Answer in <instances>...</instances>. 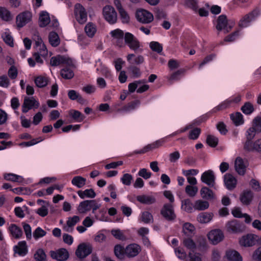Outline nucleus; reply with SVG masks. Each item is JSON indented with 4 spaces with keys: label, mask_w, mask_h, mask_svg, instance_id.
<instances>
[{
    "label": "nucleus",
    "mask_w": 261,
    "mask_h": 261,
    "mask_svg": "<svg viewBox=\"0 0 261 261\" xmlns=\"http://www.w3.org/2000/svg\"><path fill=\"white\" fill-rule=\"evenodd\" d=\"M226 228L228 232L238 233L243 232L245 230V226L238 220L233 219L227 223Z\"/></svg>",
    "instance_id": "obj_1"
},
{
    "label": "nucleus",
    "mask_w": 261,
    "mask_h": 261,
    "mask_svg": "<svg viewBox=\"0 0 261 261\" xmlns=\"http://www.w3.org/2000/svg\"><path fill=\"white\" fill-rule=\"evenodd\" d=\"M136 17L138 21L143 23H149L153 20V14L143 9L137 10Z\"/></svg>",
    "instance_id": "obj_2"
},
{
    "label": "nucleus",
    "mask_w": 261,
    "mask_h": 261,
    "mask_svg": "<svg viewBox=\"0 0 261 261\" xmlns=\"http://www.w3.org/2000/svg\"><path fill=\"white\" fill-rule=\"evenodd\" d=\"M92 252V246L90 244L85 243L79 245L75 251L76 255L81 259H83L90 254Z\"/></svg>",
    "instance_id": "obj_3"
},
{
    "label": "nucleus",
    "mask_w": 261,
    "mask_h": 261,
    "mask_svg": "<svg viewBox=\"0 0 261 261\" xmlns=\"http://www.w3.org/2000/svg\"><path fill=\"white\" fill-rule=\"evenodd\" d=\"M232 27V25H228V20L225 15H221L218 17L216 26L218 31L224 30V33L226 34L230 31Z\"/></svg>",
    "instance_id": "obj_4"
},
{
    "label": "nucleus",
    "mask_w": 261,
    "mask_h": 261,
    "mask_svg": "<svg viewBox=\"0 0 261 261\" xmlns=\"http://www.w3.org/2000/svg\"><path fill=\"white\" fill-rule=\"evenodd\" d=\"M103 14L105 19L111 24L117 21V15L114 8L110 6H106L103 8Z\"/></svg>",
    "instance_id": "obj_5"
},
{
    "label": "nucleus",
    "mask_w": 261,
    "mask_h": 261,
    "mask_svg": "<svg viewBox=\"0 0 261 261\" xmlns=\"http://www.w3.org/2000/svg\"><path fill=\"white\" fill-rule=\"evenodd\" d=\"M161 214L168 221H173L176 218L173 206L171 204H165L161 210Z\"/></svg>",
    "instance_id": "obj_6"
},
{
    "label": "nucleus",
    "mask_w": 261,
    "mask_h": 261,
    "mask_svg": "<svg viewBox=\"0 0 261 261\" xmlns=\"http://www.w3.org/2000/svg\"><path fill=\"white\" fill-rule=\"evenodd\" d=\"M50 63L53 66H57L62 64L69 66L73 65L72 61L70 58L61 55H58L51 58Z\"/></svg>",
    "instance_id": "obj_7"
},
{
    "label": "nucleus",
    "mask_w": 261,
    "mask_h": 261,
    "mask_svg": "<svg viewBox=\"0 0 261 261\" xmlns=\"http://www.w3.org/2000/svg\"><path fill=\"white\" fill-rule=\"evenodd\" d=\"M74 13L77 21L81 24L84 23L87 20V13L85 8L80 4H76L74 7Z\"/></svg>",
    "instance_id": "obj_8"
},
{
    "label": "nucleus",
    "mask_w": 261,
    "mask_h": 261,
    "mask_svg": "<svg viewBox=\"0 0 261 261\" xmlns=\"http://www.w3.org/2000/svg\"><path fill=\"white\" fill-rule=\"evenodd\" d=\"M125 43L129 47L136 51L140 47V42L135 36L130 33H126L124 35Z\"/></svg>",
    "instance_id": "obj_9"
},
{
    "label": "nucleus",
    "mask_w": 261,
    "mask_h": 261,
    "mask_svg": "<svg viewBox=\"0 0 261 261\" xmlns=\"http://www.w3.org/2000/svg\"><path fill=\"white\" fill-rule=\"evenodd\" d=\"M50 256L52 258L58 261H64L69 257V253L65 248H60L56 251H50Z\"/></svg>",
    "instance_id": "obj_10"
},
{
    "label": "nucleus",
    "mask_w": 261,
    "mask_h": 261,
    "mask_svg": "<svg viewBox=\"0 0 261 261\" xmlns=\"http://www.w3.org/2000/svg\"><path fill=\"white\" fill-rule=\"evenodd\" d=\"M207 237L209 240L214 245L217 244L224 239L223 233L220 229H214L208 233Z\"/></svg>",
    "instance_id": "obj_11"
},
{
    "label": "nucleus",
    "mask_w": 261,
    "mask_h": 261,
    "mask_svg": "<svg viewBox=\"0 0 261 261\" xmlns=\"http://www.w3.org/2000/svg\"><path fill=\"white\" fill-rule=\"evenodd\" d=\"M201 180L210 187H214L215 185V176L213 171L211 170L203 173Z\"/></svg>",
    "instance_id": "obj_12"
},
{
    "label": "nucleus",
    "mask_w": 261,
    "mask_h": 261,
    "mask_svg": "<svg viewBox=\"0 0 261 261\" xmlns=\"http://www.w3.org/2000/svg\"><path fill=\"white\" fill-rule=\"evenodd\" d=\"M31 18L32 14L29 11H25L19 14L16 18L17 27L22 28L31 20Z\"/></svg>",
    "instance_id": "obj_13"
},
{
    "label": "nucleus",
    "mask_w": 261,
    "mask_h": 261,
    "mask_svg": "<svg viewBox=\"0 0 261 261\" xmlns=\"http://www.w3.org/2000/svg\"><path fill=\"white\" fill-rule=\"evenodd\" d=\"M141 251V247L135 243L130 244L125 248V255L129 257L136 256Z\"/></svg>",
    "instance_id": "obj_14"
},
{
    "label": "nucleus",
    "mask_w": 261,
    "mask_h": 261,
    "mask_svg": "<svg viewBox=\"0 0 261 261\" xmlns=\"http://www.w3.org/2000/svg\"><path fill=\"white\" fill-rule=\"evenodd\" d=\"M244 149L248 151L261 152V139H257L254 142H245Z\"/></svg>",
    "instance_id": "obj_15"
},
{
    "label": "nucleus",
    "mask_w": 261,
    "mask_h": 261,
    "mask_svg": "<svg viewBox=\"0 0 261 261\" xmlns=\"http://www.w3.org/2000/svg\"><path fill=\"white\" fill-rule=\"evenodd\" d=\"M255 235L252 234L244 236L240 240V244L245 247L252 246L255 244Z\"/></svg>",
    "instance_id": "obj_16"
},
{
    "label": "nucleus",
    "mask_w": 261,
    "mask_h": 261,
    "mask_svg": "<svg viewBox=\"0 0 261 261\" xmlns=\"http://www.w3.org/2000/svg\"><path fill=\"white\" fill-rule=\"evenodd\" d=\"M94 200H87L80 203L77 210L80 214H86L91 210V204Z\"/></svg>",
    "instance_id": "obj_17"
},
{
    "label": "nucleus",
    "mask_w": 261,
    "mask_h": 261,
    "mask_svg": "<svg viewBox=\"0 0 261 261\" xmlns=\"http://www.w3.org/2000/svg\"><path fill=\"white\" fill-rule=\"evenodd\" d=\"M224 180L226 188L229 190L233 189L237 184V179L231 174L227 173L224 175Z\"/></svg>",
    "instance_id": "obj_18"
},
{
    "label": "nucleus",
    "mask_w": 261,
    "mask_h": 261,
    "mask_svg": "<svg viewBox=\"0 0 261 261\" xmlns=\"http://www.w3.org/2000/svg\"><path fill=\"white\" fill-rule=\"evenodd\" d=\"M234 168L237 173L241 175H243L246 172V166L243 159L240 157H237L234 162Z\"/></svg>",
    "instance_id": "obj_19"
},
{
    "label": "nucleus",
    "mask_w": 261,
    "mask_h": 261,
    "mask_svg": "<svg viewBox=\"0 0 261 261\" xmlns=\"http://www.w3.org/2000/svg\"><path fill=\"white\" fill-rule=\"evenodd\" d=\"M226 257L229 261H242L240 254L234 250H228L226 252Z\"/></svg>",
    "instance_id": "obj_20"
},
{
    "label": "nucleus",
    "mask_w": 261,
    "mask_h": 261,
    "mask_svg": "<svg viewBox=\"0 0 261 261\" xmlns=\"http://www.w3.org/2000/svg\"><path fill=\"white\" fill-rule=\"evenodd\" d=\"M253 197V193L251 191H245L241 195L240 199L243 204L249 205L251 202Z\"/></svg>",
    "instance_id": "obj_21"
},
{
    "label": "nucleus",
    "mask_w": 261,
    "mask_h": 261,
    "mask_svg": "<svg viewBox=\"0 0 261 261\" xmlns=\"http://www.w3.org/2000/svg\"><path fill=\"white\" fill-rule=\"evenodd\" d=\"M39 102L36 101L33 97L31 98L26 97L24 98L22 108L31 109L33 107L37 108L39 107Z\"/></svg>",
    "instance_id": "obj_22"
},
{
    "label": "nucleus",
    "mask_w": 261,
    "mask_h": 261,
    "mask_svg": "<svg viewBox=\"0 0 261 261\" xmlns=\"http://www.w3.org/2000/svg\"><path fill=\"white\" fill-rule=\"evenodd\" d=\"M201 197L205 199L209 200L215 198V194L213 191L208 187H203L200 190Z\"/></svg>",
    "instance_id": "obj_23"
},
{
    "label": "nucleus",
    "mask_w": 261,
    "mask_h": 261,
    "mask_svg": "<svg viewBox=\"0 0 261 261\" xmlns=\"http://www.w3.org/2000/svg\"><path fill=\"white\" fill-rule=\"evenodd\" d=\"M80 221V217L77 216H74L73 217L68 218L66 223L67 226H64V229L68 232H71L72 228L71 227L74 226Z\"/></svg>",
    "instance_id": "obj_24"
},
{
    "label": "nucleus",
    "mask_w": 261,
    "mask_h": 261,
    "mask_svg": "<svg viewBox=\"0 0 261 261\" xmlns=\"http://www.w3.org/2000/svg\"><path fill=\"white\" fill-rule=\"evenodd\" d=\"M137 200L140 202L145 204H151L155 202V199L154 197L145 195L138 196Z\"/></svg>",
    "instance_id": "obj_25"
},
{
    "label": "nucleus",
    "mask_w": 261,
    "mask_h": 261,
    "mask_svg": "<svg viewBox=\"0 0 261 261\" xmlns=\"http://www.w3.org/2000/svg\"><path fill=\"white\" fill-rule=\"evenodd\" d=\"M14 251L20 255H24L28 252L27 246L25 241L20 242L17 246L14 247Z\"/></svg>",
    "instance_id": "obj_26"
},
{
    "label": "nucleus",
    "mask_w": 261,
    "mask_h": 261,
    "mask_svg": "<svg viewBox=\"0 0 261 261\" xmlns=\"http://www.w3.org/2000/svg\"><path fill=\"white\" fill-rule=\"evenodd\" d=\"M112 36L117 40V44H122L123 39L124 38L123 32L120 29H116L111 32Z\"/></svg>",
    "instance_id": "obj_27"
},
{
    "label": "nucleus",
    "mask_w": 261,
    "mask_h": 261,
    "mask_svg": "<svg viewBox=\"0 0 261 261\" xmlns=\"http://www.w3.org/2000/svg\"><path fill=\"white\" fill-rule=\"evenodd\" d=\"M48 40L50 44L54 47L58 46L60 42L59 37L55 32H51L49 34Z\"/></svg>",
    "instance_id": "obj_28"
},
{
    "label": "nucleus",
    "mask_w": 261,
    "mask_h": 261,
    "mask_svg": "<svg viewBox=\"0 0 261 261\" xmlns=\"http://www.w3.org/2000/svg\"><path fill=\"white\" fill-rule=\"evenodd\" d=\"M50 22L49 14L46 12H42L39 16V26L44 27Z\"/></svg>",
    "instance_id": "obj_29"
},
{
    "label": "nucleus",
    "mask_w": 261,
    "mask_h": 261,
    "mask_svg": "<svg viewBox=\"0 0 261 261\" xmlns=\"http://www.w3.org/2000/svg\"><path fill=\"white\" fill-rule=\"evenodd\" d=\"M114 253L116 256L121 259H124L125 255V248H124L121 245H116L114 247Z\"/></svg>",
    "instance_id": "obj_30"
},
{
    "label": "nucleus",
    "mask_w": 261,
    "mask_h": 261,
    "mask_svg": "<svg viewBox=\"0 0 261 261\" xmlns=\"http://www.w3.org/2000/svg\"><path fill=\"white\" fill-rule=\"evenodd\" d=\"M182 228L183 232L188 237H191L194 233L195 230L194 226L190 223H185Z\"/></svg>",
    "instance_id": "obj_31"
},
{
    "label": "nucleus",
    "mask_w": 261,
    "mask_h": 261,
    "mask_svg": "<svg viewBox=\"0 0 261 261\" xmlns=\"http://www.w3.org/2000/svg\"><path fill=\"white\" fill-rule=\"evenodd\" d=\"M213 216V213H201L197 217V220L201 223H206L212 220Z\"/></svg>",
    "instance_id": "obj_32"
},
{
    "label": "nucleus",
    "mask_w": 261,
    "mask_h": 261,
    "mask_svg": "<svg viewBox=\"0 0 261 261\" xmlns=\"http://www.w3.org/2000/svg\"><path fill=\"white\" fill-rule=\"evenodd\" d=\"M77 194L82 199H84L85 197L93 198L96 196V193L92 189H87L84 191H79Z\"/></svg>",
    "instance_id": "obj_33"
},
{
    "label": "nucleus",
    "mask_w": 261,
    "mask_h": 261,
    "mask_svg": "<svg viewBox=\"0 0 261 261\" xmlns=\"http://www.w3.org/2000/svg\"><path fill=\"white\" fill-rule=\"evenodd\" d=\"M182 243L184 246L193 252L197 248L196 244L190 238H184Z\"/></svg>",
    "instance_id": "obj_34"
},
{
    "label": "nucleus",
    "mask_w": 261,
    "mask_h": 261,
    "mask_svg": "<svg viewBox=\"0 0 261 261\" xmlns=\"http://www.w3.org/2000/svg\"><path fill=\"white\" fill-rule=\"evenodd\" d=\"M230 118L236 125H239L244 123L243 115L240 112H236L230 115Z\"/></svg>",
    "instance_id": "obj_35"
},
{
    "label": "nucleus",
    "mask_w": 261,
    "mask_h": 261,
    "mask_svg": "<svg viewBox=\"0 0 261 261\" xmlns=\"http://www.w3.org/2000/svg\"><path fill=\"white\" fill-rule=\"evenodd\" d=\"M209 206V203L206 201L201 200H196L193 207L199 211H203L207 209Z\"/></svg>",
    "instance_id": "obj_36"
},
{
    "label": "nucleus",
    "mask_w": 261,
    "mask_h": 261,
    "mask_svg": "<svg viewBox=\"0 0 261 261\" xmlns=\"http://www.w3.org/2000/svg\"><path fill=\"white\" fill-rule=\"evenodd\" d=\"M34 82L36 86L39 88L45 87L48 84L47 78L41 75L36 77Z\"/></svg>",
    "instance_id": "obj_37"
},
{
    "label": "nucleus",
    "mask_w": 261,
    "mask_h": 261,
    "mask_svg": "<svg viewBox=\"0 0 261 261\" xmlns=\"http://www.w3.org/2000/svg\"><path fill=\"white\" fill-rule=\"evenodd\" d=\"M10 231L12 235L15 238H19L22 234L21 228L15 224H12L10 227Z\"/></svg>",
    "instance_id": "obj_38"
},
{
    "label": "nucleus",
    "mask_w": 261,
    "mask_h": 261,
    "mask_svg": "<svg viewBox=\"0 0 261 261\" xmlns=\"http://www.w3.org/2000/svg\"><path fill=\"white\" fill-rule=\"evenodd\" d=\"M135 57V55L133 54H128L127 56V61L131 64H134L137 65H139L140 64H142L144 61V57L141 56L139 55L136 57L134 59V62H132V59Z\"/></svg>",
    "instance_id": "obj_39"
},
{
    "label": "nucleus",
    "mask_w": 261,
    "mask_h": 261,
    "mask_svg": "<svg viewBox=\"0 0 261 261\" xmlns=\"http://www.w3.org/2000/svg\"><path fill=\"white\" fill-rule=\"evenodd\" d=\"M86 180V178L80 176H77L73 178L71 183L79 188H81L85 185Z\"/></svg>",
    "instance_id": "obj_40"
},
{
    "label": "nucleus",
    "mask_w": 261,
    "mask_h": 261,
    "mask_svg": "<svg viewBox=\"0 0 261 261\" xmlns=\"http://www.w3.org/2000/svg\"><path fill=\"white\" fill-rule=\"evenodd\" d=\"M0 17L5 21H9L12 19L10 12L4 7H0Z\"/></svg>",
    "instance_id": "obj_41"
},
{
    "label": "nucleus",
    "mask_w": 261,
    "mask_h": 261,
    "mask_svg": "<svg viewBox=\"0 0 261 261\" xmlns=\"http://www.w3.org/2000/svg\"><path fill=\"white\" fill-rule=\"evenodd\" d=\"M60 74L63 78L66 80L71 79L74 76L73 71L67 67L61 69Z\"/></svg>",
    "instance_id": "obj_42"
},
{
    "label": "nucleus",
    "mask_w": 261,
    "mask_h": 261,
    "mask_svg": "<svg viewBox=\"0 0 261 261\" xmlns=\"http://www.w3.org/2000/svg\"><path fill=\"white\" fill-rule=\"evenodd\" d=\"M35 261H46V255L42 249H38L34 255Z\"/></svg>",
    "instance_id": "obj_43"
},
{
    "label": "nucleus",
    "mask_w": 261,
    "mask_h": 261,
    "mask_svg": "<svg viewBox=\"0 0 261 261\" xmlns=\"http://www.w3.org/2000/svg\"><path fill=\"white\" fill-rule=\"evenodd\" d=\"M193 206L189 199H186L182 201L181 208L187 212L191 213Z\"/></svg>",
    "instance_id": "obj_44"
},
{
    "label": "nucleus",
    "mask_w": 261,
    "mask_h": 261,
    "mask_svg": "<svg viewBox=\"0 0 261 261\" xmlns=\"http://www.w3.org/2000/svg\"><path fill=\"white\" fill-rule=\"evenodd\" d=\"M197 248L200 251H203L207 248V242L205 238L202 237H199L197 240Z\"/></svg>",
    "instance_id": "obj_45"
},
{
    "label": "nucleus",
    "mask_w": 261,
    "mask_h": 261,
    "mask_svg": "<svg viewBox=\"0 0 261 261\" xmlns=\"http://www.w3.org/2000/svg\"><path fill=\"white\" fill-rule=\"evenodd\" d=\"M241 110L244 114L249 115L254 111V108L250 102H247L242 107Z\"/></svg>",
    "instance_id": "obj_46"
},
{
    "label": "nucleus",
    "mask_w": 261,
    "mask_h": 261,
    "mask_svg": "<svg viewBox=\"0 0 261 261\" xmlns=\"http://www.w3.org/2000/svg\"><path fill=\"white\" fill-rule=\"evenodd\" d=\"M111 234L116 239L119 240L124 241L126 239V237L123 232L119 229H112L111 231Z\"/></svg>",
    "instance_id": "obj_47"
},
{
    "label": "nucleus",
    "mask_w": 261,
    "mask_h": 261,
    "mask_svg": "<svg viewBox=\"0 0 261 261\" xmlns=\"http://www.w3.org/2000/svg\"><path fill=\"white\" fill-rule=\"evenodd\" d=\"M85 31L89 37H92L96 32V29L93 23H89L86 25Z\"/></svg>",
    "instance_id": "obj_48"
},
{
    "label": "nucleus",
    "mask_w": 261,
    "mask_h": 261,
    "mask_svg": "<svg viewBox=\"0 0 261 261\" xmlns=\"http://www.w3.org/2000/svg\"><path fill=\"white\" fill-rule=\"evenodd\" d=\"M257 133L256 129H255V127H250L247 131V137H246V141L245 142H249V143L252 142V140L254 138L255 136L256 133Z\"/></svg>",
    "instance_id": "obj_49"
},
{
    "label": "nucleus",
    "mask_w": 261,
    "mask_h": 261,
    "mask_svg": "<svg viewBox=\"0 0 261 261\" xmlns=\"http://www.w3.org/2000/svg\"><path fill=\"white\" fill-rule=\"evenodd\" d=\"M154 12L155 17L157 19L160 20L167 18V14L163 9L156 8L154 9Z\"/></svg>",
    "instance_id": "obj_50"
},
{
    "label": "nucleus",
    "mask_w": 261,
    "mask_h": 261,
    "mask_svg": "<svg viewBox=\"0 0 261 261\" xmlns=\"http://www.w3.org/2000/svg\"><path fill=\"white\" fill-rule=\"evenodd\" d=\"M206 143L212 147H215L218 145V139L212 135H207Z\"/></svg>",
    "instance_id": "obj_51"
},
{
    "label": "nucleus",
    "mask_w": 261,
    "mask_h": 261,
    "mask_svg": "<svg viewBox=\"0 0 261 261\" xmlns=\"http://www.w3.org/2000/svg\"><path fill=\"white\" fill-rule=\"evenodd\" d=\"M186 193L190 197H194L198 192V188L196 186L188 185L185 189Z\"/></svg>",
    "instance_id": "obj_52"
},
{
    "label": "nucleus",
    "mask_w": 261,
    "mask_h": 261,
    "mask_svg": "<svg viewBox=\"0 0 261 261\" xmlns=\"http://www.w3.org/2000/svg\"><path fill=\"white\" fill-rule=\"evenodd\" d=\"M70 115L72 118L79 121H82L85 118V116L80 112L76 110H72L70 112Z\"/></svg>",
    "instance_id": "obj_53"
},
{
    "label": "nucleus",
    "mask_w": 261,
    "mask_h": 261,
    "mask_svg": "<svg viewBox=\"0 0 261 261\" xmlns=\"http://www.w3.org/2000/svg\"><path fill=\"white\" fill-rule=\"evenodd\" d=\"M152 215L150 213L145 211L142 213L141 216V220L145 223H149L152 221Z\"/></svg>",
    "instance_id": "obj_54"
},
{
    "label": "nucleus",
    "mask_w": 261,
    "mask_h": 261,
    "mask_svg": "<svg viewBox=\"0 0 261 261\" xmlns=\"http://www.w3.org/2000/svg\"><path fill=\"white\" fill-rule=\"evenodd\" d=\"M252 19L250 15L247 14L240 21L239 25L241 28L246 27Z\"/></svg>",
    "instance_id": "obj_55"
},
{
    "label": "nucleus",
    "mask_w": 261,
    "mask_h": 261,
    "mask_svg": "<svg viewBox=\"0 0 261 261\" xmlns=\"http://www.w3.org/2000/svg\"><path fill=\"white\" fill-rule=\"evenodd\" d=\"M200 132V128L196 127L190 132L189 138L192 140H195L198 138Z\"/></svg>",
    "instance_id": "obj_56"
},
{
    "label": "nucleus",
    "mask_w": 261,
    "mask_h": 261,
    "mask_svg": "<svg viewBox=\"0 0 261 261\" xmlns=\"http://www.w3.org/2000/svg\"><path fill=\"white\" fill-rule=\"evenodd\" d=\"M150 47L152 50L158 53H161L163 49L162 46L158 42H151Z\"/></svg>",
    "instance_id": "obj_57"
},
{
    "label": "nucleus",
    "mask_w": 261,
    "mask_h": 261,
    "mask_svg": "<svg viewBox=\"0 0 261 261\" xmlns=\"http://www.w3.org/2000/svg\"><path fill=\"white\" fill-rule=\"evenodd\" d=\"M252 127H255L257 133L261 132V117L257 116L254 119Z\"/></svg>",
    "instance_id": "obj_58"
},
{
    "label": "nucleus",
    "mask_w": 261,
    "mask_h": 261,
    "mask_svg": "<svg viewBox=\"0 0 261 261\" xmlns=\"http://www.w3.org/2000/svg\"><path fill=\"white\" fill-rule=\"evenodd\" d=\"M46 232L43 230L41 228L38 227L33 232V237L35 239L43 237L45 236Z\"/></svg>",
    "instance_id": "obj_59"
},
{
    "label": "nucleus",
    "mask_w": 261,
    "mask_h": 261,
    "mask_svg": "<svg viewBox=\"0 0 261 261\" xmlns=\"http://www.w3.org/2000/svg\"><path fill=\"white\" fill-rule=\"evenodd\" d=\"M140 103L139 100H135L128 103L127 105L122 108V110L125 111H129L134 109Z\"/></svg>",
    "instance_id": "obj_60"
},
{
    "label": "nucleus",
    "mask_w": 261,
    "mask_h": 261,
    "mask_svg": "<svg viewBox=\"0 0 261 261\" xmlns=\"http://www.w3.org/2000/svg\"><path fill=\"white\" fill-rule=\"evenodd\" d=\"M121 179L124 185L129 186L133 179V176L128 173H125L123 174Z\"/></svg>",
    "instance_id": "obj_61"
},
{
    "label": "nucleus",
    "mask_w": 261,
    "mask_h": 261,
    "mask_svg": "<svg viewBox=\"0 0 261 261\" xmlns=\"http://www.w3.org/2000/svg\"><path fill=\"white\" fill-rule=\"evenodd\" d=\"M128 70L130 71L135 77H139L141 75L140 68L134 65L129 66L128 67Z\"/></svg>",
    "instance_id": "obj_62"
},
{
    "label": "nucleus",
    "mask_w": 261,
    "mask_h": 261,
    "mask_svg": "<svg viewBox=\"0 0 261 261\" xmlns=\"http://www.w3.org/2000/svg\"><path fill=\"white\" fill-rule=\"evenodd\" d=\"M175 252L177 257L181 259H184L186 257L187 254L182 248H176L175 249Z\"/></svg>",
    "instance_id": "obj_63"
},
{
    "label": "nucleus",
    "mask_w": 261,
    "mask_h": 261,
    "mask_svg": "<svg viewBox=\"0 0 261 261\" xmlns=\"http://www.w3.org/2000/svg\"><path fill=\"white\" fill-rule=\"evenodd\" d=\"M24 231L26 235V238L28 240L32 239V230L30 225L28 224L24 223L23 225Z\"/></svg>",
    "instance_id": "obj_64"
}]
</instances>
